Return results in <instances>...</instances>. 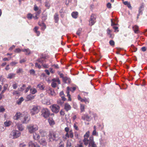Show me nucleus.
Segmentation results:
<instances>
[{
	"instance_id": "obj_1",
	"label": "nucleus",
	"mask_w": 147,
	"mask_h": 147,
	"mask_svg": "<svg viewBox=\"0 0 147 147\" xmlns=\"http://www.w3.org/2000/svg\"><path fill=\"white\" fill-rule=\"evenodd\" d=\"M48 137L49 142L57 141L59 138V134L55 132H50Z\"/></svg>"
},
{
	"instance_id": "obj_2",
	"label": "nucleus",
	"mask_w": 147,
	"mask_h": 147,
	"mask_svg": "<svg viewBox=\"0 0 147 147\" xmlns=\"http://www.w3.org/2000/svg\"><path fill=\"white\" fill-rule=\"evenodd\" d=\"M27 128L29 132L32 134L37 131L38 129V127L36 124H31L28 125Z\"/></svg>"
},
{
	"instance_id": "obj_3",
	"label": "nucleus",
	"mask_w": 147,
	"mask_h": 147,
	"mask_svg": "<svg viewBox=\"0 0 147 147\" xmlns=\"http://www.w3.org/2000/svg\"><path fill=\"white\" fill-rule=\"evenodd\" d=\"M89 131H87L84 136V139L83 140V142L84 144L87 146L89 144H90V138L91 137H93L92 136L89 137L90 134Z\"/></svg>"
},
{
	"instance_id": "obj_4",
	"label": "nucleus",
	"mask_w": 147,
	"mask_h": 147,
	"mask_svg": "<svg viewBox=\"0 0 147 147\" xmlns=\"http://www.w3.org/2000/svg\"><path fill=\"white\" fill-rule=\"evenodd\" d=\"M77 88V87L76 86H74L70 88L69 87H67V91L66 93L67 94V96L68 98V100L71 101V96L69 94V91H71L72 92H74V91L76 90Z\"/></svg>"
},
{
	"instance_id": "obj_5",
	"label": "nucleus",
	"mask_w": 147,
	"mask_h": 147,
	"mask_svg": "<svg viewBox=\"0 0 147 147\" xmlns=\"http://www.w3.org/2000/svg\"><path fill=\"white\" fill-rule=\"evenodd\" d=\"M40 107L37 106H33L30 109V113L31 115H34L38 113L40 111Z\"/></svg>"
},
{
	"instance_id": "obj_6",
	"label": "nucleus",
	"mask_w": 147,
	"mask_h": 147,
	"mask_svg": "<svg viewBox=\"0 0 147 147\" xmlns=\"http://www.w3.org/2000/svg\"><path fill=\"white\" fill-rule=\"evenodd\" d=\"M41 115L45 118H48L50 115V112L47 108H43L41 111Z\"/></svg>"
},
{
	"instance_id": "obj_7",
	"label": "nucleus",
	"mask_w": 147,
	"mask_h": 147,
	"mask_svg": "<svg viewBox=\"0 0 147 147\" xmlns=\"http://www.w3.org/2000/svg\"><path fill=\"white\" fill-rule=\"evenodd\" d=\"M21 134V132L19 131L14 130L11 132V135L13 139H16L20 137Z\"/></svg>"
},
{
	"instance_id": "obj_8",
	"label": "nucleus",
	"mask_w": 147,
	"mask_h": 147,
	"mask_svg": "<svg viewBox=\"0 0 147 147\" xmlns=\"http://www.w3.org/2000/svg\"><path fill=\"white\" fill-rule=\"evenodd\" d=\"M52 111L55 113H58L59 111L60 107L57 104H53L50 107Z\"/></svg>"
},
{
	"instance_id": "obj_9",
	"label": "nucleus",
	"mask_w": 147,
	"mask_h": 147,
	"mask_svg": "<svg viewBox=\"0 0 147 147\" xmlns=\"http://www.w3.org/2000/svg\"><path fill=\"white\" fill-rule=\"evenodd\" d=\"M30 120L29 115L27 114H24L22 119H21V122L23 123H27Z\"/></svg>"
},
{
	"instance_id": "obj_10",
	"label": "nucleus",
	"mask_w": 147,
	"mask_h": 147,
	"mask_svg": "<svg viewBox=\"0 0 147 147\" xmlns=\"http://www.w3.org/2000/svg\"><path fill=\"white\" fill-rule=\"evenodd\" d=\"M24 114L21 113L20 112H17L13 117V119L15 120H18L20 119L21 121L22 119Z\"/></svg>"
},
{
	"instance_id": "obj_11",
	"label": "nucleus",
	"mask_w": 147,
	"mask_h": 147,
	"mask_svg": "<svg viewBox=\"0 0 147 147\" xmlns=\"http://www.w3.org/2000/svg\"><path fill=\"white\" fill-rule=\"evenodd\" d=\"M46 56L45 55H42L40 57L37 59L36 61L41 64L46 62Z\"/></svg>"
},
{
	"instance_id": "obj_12",
	"label": "nucleus",
	"mask_w": 147,
	"mask_h": 147,
	"mask_svg": "<svg viewBox=\"0 0 147 147\" xmlns=\"http://www.w3.org/2000/svg\"><path fill=\"white\" fill-rule=\"evenodd\" d=\"M96 18L94 14H92L89 21V24L90 26H92L96 22Z\"/></svg>"
},
{
	"instance_id": "obj_13",
	"label": "nucleus",
	"mask_w": 147,
	"mask_h": 147,
	"mask_svg": "<svg viewBox=\"0 0 147 147\" xmlns=\"http://www.w3.org/2000/svg\"><path fill=\"white\" fill-rule=\"evenodd\" d=\"M90 144L88 145V147H97V146L94 141L93 137H91L90 138Z\"/></svg>"
},
{
	"instance_id": "obj_14",
	"label": "nucleus",
	"mask_w": 147,
	"mask_h": 147,
	"mask_svg": "<svg viewBox=\"0 0 147 147\" xmlns=\"http://www.w3.org/2000/svg\"><path fill=\"white\" fill-rule=\"evenodd\" d=\"M28 146L29 147H40L39 145L36 142L32 141H30L29 142Z\"/></svg>"
},
{
	"instance_id": "obj_15",
	"label": "nucleus",
	"mask_w": 147,
	"mask_h": 147,
	"mask_svg": "<svg viewBox=\"0 0 147 147\" xmlns=\"http://www.w3.org/2000/svg\"><path fill=\"white\" fill-rule=\"evenodd\" d=\"M22 51L25 53V54L26 55H29L31 53V51L29 49H22Z\"/></svg>"
},
{
	"instance_id": "obj_16",
	"label": "nucleus",
	"mask_w": 147,
	"mask_h": 147,
	"mask_svg": "<svg viewBox=\"0 0 147 147\" xmlns=\"http://www.w3.org/2000/svg\"><path fill=\"white\" fill-rule=\"evenodd\" d=\"M64 108L66 111H68L71 109V107L68 103H65L64 105Z\"/></svg>"
},
{
	"instance_id": "obj_17",
	"label": "nucleus",
	"mask_w": 147,
	"mask_h": 147,
	"mask_svg": "<svg viewBox=\"0 0 147 147\" xmlns=\"http://www.w3.org/2000/svg\"><path fill=\"white\" fill-rule=\"evenodd\" d=\"M17 127L19 130L22 131L24 129V127L22 125V124L20 123H18L16 125Z\"/></svg>"
},
{
	"instance_id": "obj_18",
	"label": "nucleus",
	"mask_w": 147,
	"mask_h": 147,
	"mask_svg": "<svg viewBox=\"0 0 147 147\" xmlns=\"http://www.w3.org/2000/svg\"><path fill=\"white\" fill-rule=\"evenodd\" d=\"M63 82L65 83H69L71 82V79L70 78L66 77L63 78Z\"/></svg>"
},
{
	"instance_id": "obj_19",
	"label": "nucleus",
	"mask_w": 147,
	"mask_h": 147,
	"mask_svg": "<svg viewBox=\"0 0 147 147\" xmlns=\"http://www.w3.org/2000/svg\"><path fill=\"white\" fill-rule=\"evenodd\" d=\"M33 137L34 140H38L40 138V136L38 134L34 133L33 135Z\"/></svg>"
},
{
	"instance_id": "obj_20",
	"label": "nucleus",
	"mask_w": 147,
	"mask_h": 147,
	"mask_svg": "<svg viewBox=\"0 0 147 147\" xmlns=\"http://www.w3.org/2000/svg\"><path fill=\"white\" fill-rule=\"evenodd\" d=\"M82 118L84 120L89 121L90 119V118L87 115L85 114L82 116Z\"/></svg>"
},
{
	"instance_id": "obj_21",
	"label": "nucleus",
	"mask_w": 147,
	"mask_h": 147,
	"mask_svg": "<svg viewBox=\"0 0 147 147\" xmlns=\"http://www.w3.org/2000/svg\"><path fill=\"white\" fill-rule=\"evenodd\" d=\"M39 131L40 134L42 136L44 137L47 134L46 132L43 130H40Z\"/></svg>"
},
{
	"instance_id": "obj_22",
	"label": "nucleus",
	"mask_w": 147,
	"mask_h": 147,
	"mask_svg": "<svg viewBox=\"0 0 147 147\" xmlns=\"http://www.w3.org/2000/svg\"><path fill=\"white\" fill-rule=\"evenodd\" d=\"M48 121L51 125H53L55 124V122L53 119L52 118H49L48 119Z\"/></svg>"
},
{
	"instance_id": "obj_23",
	"label": "nucleus",
	"mask_w": 147,
	"mask_h": 147,
	"mask_svg": "<svg viewBox=\"0 0 147 147\" xmlns=\"http://www.w3.org/2000/svg\"><path fill=\"white\" fill-rule=\"evenodd\" d=\"M34 98V96L31 94H29L26 97L27 100L28 101L31 100Z\"/></svg>"
},
{
	"instance_id": "obj_24",
	"label": "nucleus",
	"mask_w": 147,
	"mask_h": 147,
	"mask_svg": "<svg viewBox=\"0 0 147 147\" xmlns=\"http://www.w3.org/2000/svg\"><path fill=\"white\" fill-rule=\"evenodd\" d=\"M78 13L77 12H73L71 13V16L74 18H77L78 17Z\"/></svg>"
},
{
	"instance_id": "obj_25",
	"label": "nucleus",
	"mask_w": 147,
	"mask_h": 147,
	"mask_svg": "<svg viewBox=\"0 0 147 147\" xmlns=\"http://www.w3.org/2000/svg\"><path fill=\"white\" fill-rule=\"evenodd\" d=\"M40 143L43 146H46L47 144L45 139H42L40 141Z\"/></svg>"
},
{
	"instance_id": "obj_26",
	"label": "nucleus",
	"mask_w": 147,
	"mask_h": 147,
	"mask_svg": "<svg viewBox=\"0 0 147 147\" xmlns=\"http://www.w3.org/2000/svg\"><path fill=\"white\" fill-rule=\"evenodd\" d=\"M37 88H38L40 90H43L45 88V86L43 84H38L37 86Z\"/></svg>"
},
{
	"instance_id": "obj_27",
	"label": "nucleus",
	"mask_w": 147,
	"mask_h": 147,
	"mask_svg": "<svg viewBox=\"0 0 147 147\" xmlns=\"http://www.w3.org/2000/svg\"><path fill=\"white\" fill-rule=\"evenodd\" d=\"M15 74L13 73H10L8 74L7 78L8 79H11L15 77Z\"/></svg>"
},
{
	"instance_id": "obj_28",
	"label": "nucleus",
	"mask_w": 147,
	"mask_h": 147,
	"mask_svg": "<svg viewBox=\"0 0 147 147\" xmlns=\"http://www.w3.org/2000/svg\"><path fill=\"white\" fill-rule=\"evenodd\" d=\"M111 31L108 28L107 31V34L109 35V36L110 38H113L114 37V35L111 33Z\"/></svg>"
},
{
	"instance_id": "obj_29",
	"label": "nucleus",
	"mask_w": 147,
	"mask_h": 147,
	"mask_svg": "<svg viewBox=\"0 0 147 147\" xmlns=\"http://www.w3.org/2000/svg\"><path fill=\"white\" fill-rule=\"evenodd\" d=\"M37 92L36 89L34 88H32L30 89V93L32 94H34Z\"/></svg>"
},
{
	"instance_id": "obj_30",
	"label": "nucleus",
	"mask_w": 147,
	"mask_h": 147,
	"mask_svg": "<svg viewBox=\"0 0 147 147\" xmlns=\"http://www.w3.org/2000/svg\"><path fill=\"white\" fill-rule=\"evenodd\" d=\"M52 81L55 82H57L58 84H60V80L58 78H53L52 80Z\"/></svg>"
},
{
	"instance_id": "obj_31",
	"label": "nucleus",
	"mask_w": 147,
	"mask_h": 147,
	"mask_svg": "<svg viewBox=\"0 0 147 147\" xmlns=\"http://www.w3.org/2000/svg\"><path fill=\"white\" fill-rule=\"evenodd\" d=\"M133 29L136 33H137L138 32V27L136 26H135L133 27Z\"/></svg>"
},
{
	"instance_id": "obj_32",
	"label": "nucleus",
	"mask_w": 147,
	"mask_h": 147,
	"mask_svg": "<svg viewBox=\"0 0 147 147\" xmlns=\"http://www.w3.org/2000/svg\"><path fill=\"white\" fill-rule=\"evenodd\" d=\"M11 123V121H6L5 122H4V125L8 127L10 126Z\"/></svg>"
},
{
	"instance_id": "obj_33",
	"label": "nucleus",
	"mask_w": 147,
	"mask_h": 147,
	"mask_svg": "<svg viewBox=\"0 0 147 147\" xmlns=\"http://www.w3.org/2000/svg\"><path fill=\"white\" fill-rule=\"evenodd\" d=\"M24 100V99L23 97H21L19 98L17 101L16 103L18 105H20L22 102Z\"/></svg>"
},
{
	"instance_id": "obj_34",
	"label": "nucleus",
	"mask_w": 147,
	"mask_h": 147,
	"mask_svg": "<svg viewBox=\"0 0 147 147\" xmlns=\"http://www.w3.org/2000/svg\"><path fill=\"white\" fill-rule=\"evenodd\" d=\"M124 4L125 5H127L128 7L130 9L132 8L131 7L129 3L127 1L123 2Z\"/></svg>"
},
{
	"instance_id": "obj_35",
	"label": "nucleus",
	"mask_w": 147,
	"mask_h": 147,
	"mask_svg": "<svg viewBox=\"0 0 147 147\" xmlns=\"http://www.w3.org/2000/svg\"><path fill=\"white\" fill-rule=\"evenodd\" d=\"M38 25L42 27L41 28V29L42 30H44L46 28V25L43 23H42L40 24L39 23Z\"/></svg>"
},
{
	"instance_id": "obj_36",
	"label": "nucleus",
	"mask_w": 147,
	"mask_h": 147,
	"mask_svg": "<svg viewBox=\"0 0 147 147\" xmlns=\"http://www.w3.org/2000/svg\"><path fill=\"white\" fill-rule=\"evenodd\" d=\"M38 28L37 27H35L34 30V31L36 33L37 36H39L40 34V32L38 31Z\"/></svg>"
},
{
	"instance_id": "obj_37",
	"label": "nucleus",
	"mask_w": 147,
	"mask_h": 147,
	"mask_svg": "<svg viewBox=\"0 0 147 147\" xmlns=\"http://www.w3.org/2000/svg\"><path fill=\"white\" fill-rule=\"evenodd\" d=\"M23 72V69L22 68H19L17 69L16 73L18 74H22Z\"/></svg>"
},
{
	"instance_id": "obj_38",
	"label": "nucleus",
	"mask_w": 147,
	"mask_h": 147,
	"mask_svg": "<svg viewBox=\"0 0 147 147\" xmlns=\"http://www.w3.org/2000/svg\"><path fill=\"white\" fill-rule=\"evenodd\" d=\"M54 19L55 20V22L56 23L57 22L59 19L58 14L57 13H55L54 16Z\"/></svg>"
},
{
	"instance_id": "obj_39",
	"label": "nucleus",
	"mask_w": 147,
	"mask_h": 147,
	"mask_svg": "<svg viewBox=\"0 0 147 147\" xmlns=\"http://www.w3.org/2000/svg\"><path fill=\"white\" fill-rule=\"evenodd\" d=\"M42 103L44 104L47 105H49L50 104L49 101H47V100L46 99H44L42 100Z\"/></svg>"
},
{
	"instance_id": "obj_40",
	"label": "nucleus",
	"mask_w": 147,
	"mask_h": 147,
	"mask_svg": "<svg viewBox=\"0 0 147 147\" xmlns=\"http://www.w3.org/2000/svg\"><path fill=\"white\" fill-rule=\"evenodd\" d=\"M57 103L59 105H62L63 103V101L62 100L59 99L57 100Z\"/></svg>"
},
{
	"instance_id": "obj_41",
	"label": "nucleus",
	"mask_w": 147,
	"mask_h": 147,
	"mask_svg": "<svg viewBox=\"0 0 147 147\" xmlns=\"http://www.w3.org/2000/svg\"><path fill=\"white\" fill-rule=\"evenodd\" d=\"M58 147H64V143L62 141H60L58 145Z\"/></svg>"
},
{
	"instance_id": "obj_42",
	"label": "nucleus",
	"mask_w": 147,
	"mask_h": 147,
	"mask_svg": "<svg viewBox=\"0 0 147 147\" xmlns=\"http://www.w3.org/2000/svg\"><path fill=\"white\" fill-rule=\"evenodd\" d=\"M69 137L71 138H73L74 136V135L73 133L72 132V130H70L69 131Z\"/></svg>"
},
{
	"instance_id": "obj_43",
	"label": "nucleus",
	"mask_w": 147,
	"mask_h": 147,
	"mask_svg": "<svg viewBox=\"0 0 147 147\" xmlns=\"http://www.w3.org/2000/svg\"><path fill=\"white\" fill-rule=\"evenodd\" d=\"M41 11L40 10H39L36 13L35 17H34V19H37L38 18L37 17V16L40 14L41 13Z\"/></svg>"
},
{
	"instance_id": "obj_44",
	"label": "nucleus",
	"mask_w": 147,
	"mask_h": 147,
	"mask_svg": "<svg viewBox=\"0 0 147 147\" xmlns=\"http://www.w3.org/2000/svg\"><path fill=\"white\" fill-rule=\"evenodd\" d=\"M45 6L48 9L49 8L50 6V5L49 2H46L45 3Z\"/></svg>"
},
{
	"instance_id": "obj_45",
	"label": "nucleus",
	"mask_w": 147,
	"mask_h": 147,
	"mask_svg": "<svg viewBox=\"0 0 147 147\" xmlns=\"http://www.w3.org/2000/svg\"><path fill=\"white\" fill-rule=\"evenodd\" d=\"M18 86V84L16 82H13L12 85V86L14 89H16Z\"/></svg>"
},
{
	"instance_id": "obj_46",
	"label": "nucleus",
	"mask_w": 147,
	"mask_h": 147,
	"mask_svg": "<svg viewBox=\"0 0 147 147\" xmlns=\"http://www.w3.org/2000/svg\"><path fill=\"white\" fill-rule=\"evenodd\" d=\"M83 143L81 142H80L79 144H78L75 146V147H83Z\"/></svg>"
},
{
	"instance_id": "obj_47",
	"label": "nucleus",
	"mask_w": 147,
	"mask_h": 147,
	"mask_svg": "<svg viewBox=\"0 0 147 147\" xmlns=\"http://www.w3.org/2000/svg\"><path fill=\"white\" fill-rule=\"evenodd\" d=\"M51 85L53 88H55L57 86V84L56 82H55L52 81L51 83Z\"/></svg>"
},
{
	"instance_id": "obj_48",
	"label": "nucleus",
	"mask_w": 147,
	"mask_h": 147,
	"mask_svg": "<svg viewBox=\"0 0 147 147\" xmlns=\"http://www.w3.org/2000/svg\"><path fill=\"white\" fill-rule=\"evenodd\" d=\"M25 87L26 85L24 84L21 87H20V88L19 89V90L20 91H23L24 90Z\"/></svg>"
},
{
	"instance_id": "obj_49",
	"label": "nucleus",
	"mask_w": 147,
	"mask_h": 147,
	"mask_svg": "<svg viewBox=\"0 0 147 147\" xmlns=\"http://www.w3.org/2000/svg\"><path fill=\"white\" fill-rule=\"evenodd\" d=\"M92 135L93 136H98V133L96 131V130H94L92 132Z\"/></svg>"
},
{
	"instance_id": "obj_50",
	"label": "nucleus",
	"mask_w": 147,
	"mask_h": 147,
	"mask_svg": "<svg viewBox=\"0 0 147 147\" xmlns=\"http://www.w3.org/2000/svg\"><path fill=\"white\" fill-rule=\"evenodd\" d=\"M42 66L45 68H47L49 67V65L47 64H44L42 63Z\"/></svg>"
},
{
	"instance_id": "obj_51",
	"label": "nucleus",
	"mask_w": 147,
	"mask_h": 147,
	"mask_svg": "<svg viewBox=\"0 0 147 147\" xmlns=\"http://www.w3.org/2000/svg\"><path fill=\"white\" fill-rule=\"evenodd\" d=\"M69 134L68 133H67L65 135V137L64 138L63 140H65L67 138H69Z\"/></svg>"
},
{
	"instance_id": "obj_52",
	"label": "nucleus",
	"mask_w": 147,
	"mask_h": 147,
	"mask_svg": "<svg viewBox=\"0 0 147 147\" xmlns=\"http://www.w3.org/2000/svg\"><path fill=\"white\" fill-rule=\"evenodd\" d=\"M5 110V109L3 106H1L0 107V113L4 112Z\"/></svg>"
},
{
	"instance_id": "obj_53",
	"label": "nucleus",
	"mask_w": 147,
	"mask_h": 147,
	"mask_svg": "<svg viewBox=\"0 0 147 147\" xmlns=\"http://www.w3.org/2000/svg\"><path fill=\"white\" fill-rule=\"evenodd\" d=\"M80 105H81L80 109H81V111L82 112L84 111V105H82L81 104Z\"/></svg>"
},
{
	"instance_id": "obj_54",
	"label": "nucleus",
	"mask_w": 147,
	"mask_h": 147,
	"mask_svg": "<svg viewBox=\"0 0 147 147\" xmlns=\"http://www.w3.org/2000/svg\"><path fill=\"white\" fill-rule=\"evenodd\" d=\"M35 65L36 67H38L39 69H40L41 68V65L37 62L35 63Z\"/></svg>"
},
{
	"instance_id": "obj_55",
	"label": "nucleus",
	"mask_w": 147,
	"mask_h": 147,
	"mask_svg": "<svg viewBox=\"0 0 147 147\" xmlns=\"http://www.w3.org/2000/svg\"><path fill=\"white\" fill-rule=\"evenodd\" d=\"M26 145L24 144V143H20L19 145V147H26Z\"/></svg>"
},
{
	"instance_id": "obj_56",
	"label": "nucleus",
	"mask_w": 147,
	"mask_h": 147,
	"mask_svg": "<svg viewBox=\"0 0 147 147\" xmlns=\"http://www.w3.org/2000/svg\"><path fill=\"white\" fill-rule=\"evenodd\" d=\"M109 44L112 46H114L115 45V42L113 40H111L109 42Z\"/></svg>"
},
{
	"instance_id": "obj_57",
	"label": "nucleus",
	"mask_w": 147,
	"mask_h": 147,
	"mask_svg": "<svg viewBox=\"0 0 147 147\" xmlns=\"http://www.w3.org/2000/svg\"><path fill=\"white\" fill-rule=\"evenodd\" d=\"M77 124L76 123H75L74 125V127L76 130H78V128L77 125Z\"/></svg>"
},
{
	"instance_id": "obj_58",
	"label": "nucleus",
	"mask_w": 147,
	"mask_h": 147,
	"mask_svg": "<svg viewBox=\"0 0 147 147\" xmlns=\"http://www.w3.org/2000/svg\"><path fill=\"white\" fill-rule=\"evenodd\" d=\"M81 30H82V29L79 28L77 32H76L77 34L78 35H80L81 33Z\"/></svg>"
},
{
	"instance_id": "obj_59",
	"label": "nucleus",
	"mask_w": 147,
	"mask_h": 147,
	"mask_svg": "<svg viewBox=\"0 0 147 147\" xmlns=\"http://www.w3.org/2000/svg\"><path fill=\"white\" fill-rule=\"evenodd\" d=\"M21 51H22V50H21L19 48H18L16 49V50L15 51V52L16 53H20Z\"/></svg>"
},
{
	"instance_id": "obj_60",
	"label": "nucleus",
	"mask_w": 147,
	"mask_h": 147,
	"mask_svg": "<svg viewBox=\"0 0 147 147\" xmlns=\"http://www.w3.org/2000/svg\"><path fill=\"white\" fill-rule=\"evenodd\" d=\"M32 14L30 13L28 14L27 15V18L29 19H31L32 18Z\"/></svg>"
},
{
	"instance_id": "obj_61",
	"label": "nucleus",
	"mask_w": 147,
	"mask_h": 147,
	"mask_svg": "<svg viewBox=\"0 0 147 147\" xmlns=\"http://www.w3.org/2000/svg\"><path fill=\"white\" fill-rule=\"evenodd\" d=\"M31 89V86H29L26 89V90L25 91V92L26 93L29 90Z\"/></svg>"
},
{
	"instance_id": "obj_62",
	"label": "nucleus",
	"mask_w": 147,
	"mask_h": 147,
	"mask_svg": "<svg viewBox=\"0 0 147 147\" xmlns=\"http://www.w3.org/2000/svg\"><path fill=\"white\" fill-rule=\"evenodd\" d=\"M34 9L35 11H37L38 10V8L36 5H34Z\"/></svg>"
},
{
	"instance_id": "obj_63",
	"label": "nucleus",
	"mask_w": 147,
	"mask_h": 147,
	"mask_svg": "<svg viewBox=\"0 0 147 147\" xmlns=\"http://www.w3.org/2000/svg\"><path fill=\"white\" fill-rule=\"evenodd\" d=\"M30 72L31 74L34 75L35 73V71L34 69H32L30 70Z\"/></svg>"
},
{
	"instance_id": "obj_64",
	"label": "nucleus",
	"mask_w": 147,
	"mask_h": 147,
	"mask_svg": "<svg viewBox=\"0 0 147 147\" xmlns=\"http://www.w3.org/2000/svg\"><path fill=\"white\" fill-rule=\"evenodd\" d=\"M67 147H72L71 145V144L70 142H68L67 144Z\"/></svg>"
}]
</instances>
